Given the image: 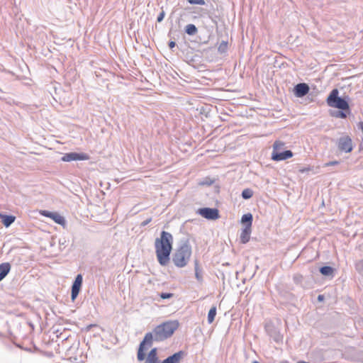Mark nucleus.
Segmentation results:
<instances>
[{
	"mask_svg": "<svg viewBox=\"0 0 363 363\" xmlns=\"http://www.w3.org/2000/svg\"><path fill=\"white\" fill-rule=\"evenodd\" d=\"M173 236L167 231H162L160 237L155 240V248L158 262L162 266H167L170 260L172 250Z\"/></svg>",
	"mask_w": 363,
	"mask_h": 363,
	"instance_id": "1",
	"label": "nucleus"
},
{
	"mask_svg": "<svg viewBox=\"0 0 363 363\" xmlns=\"http://www.w3.org/2000/svg\"><path fill=\"white\" fill-rule=\"evenodd\" d=\"M192 254L191 246L188 239L180 240L179 245L172 256V262L177 267H184Z\"/></svg>",
	"mask_w": 363,
	"mask_h": 363,
	"instance_id": "2",
	"label": "nucleus"
},
{
	"mask_svg": "<svg viewBox=\"0 0 363 363\" xmlns=\"http://www.w3.org/2000/svg\"><path fill=\"white\" fill-rule=\"evenodd\" d=\"M177 321H168L156 326L153 330L154 339L156 342L163 341L171 337L178 328Z\"/></svg>",
	"mask_w": 363,
	"mask_h": 363,
	"instance_id": "3",
	"label": "nucleus"
},
{
	"mask_svg": "<svg viewBox=\"0 0 363 363\" xmlns=\"http://www.w3.org/2000/svg\"><path fill=\"white\" fill-rule=\"evenodd\" d=\"M349 96H339V91L337 89H333L326 99L327 104L333 108L340 110H349Z\"/></svg>",
	"mask_w": 363,
	"mask_h": 363,
	"instance_id": "4",
	"label": "nucleus"
},
{
	"mask_svg": "<svg viewBox=\"0 0 363 363\" xmlns=\"http://www.w3.org/2000/svg\"><path fill=\"white\" fill-rule=\"evenodd\" d=\"M184 356V352L179 351L163 361H160L157 355V349L155 347L147 354L145 363H179Z\"/></svg>",
	"mask_w": 363,
	"mask_h": 363,
	"instance_id": "5",
	"label": "nucleus"
},
{
	"mask_svg": "<svg viewBox=\"0 0 363 363\" xmlns=\"http://www.w3.org/2000/svg\"><path fill=\"white\" fill-rule=\"evenodd\" d=\"M285 143L280 140H276L273 145L272 159L274 161H282L293 157L291 150H284Z\"/></svg>",
	"mask_w": 363,
	"mask_h": 363,
	"instance_id": "6",
	"label": "nucleus"
},
{
	"mask_svg": "<svg viewBox=\"0 0 363 363\" xmlns=\"http://www.w3.org/2000/svg\"><path fill=\"white\" fill-rule=\"evenodd\" d=\"M153 340H155L153 332L147 333L145 334V335L143 338V340L140 343L139 348L138 350L137 358H138V361H140V362L144 361V360L145 361L146 355L144 352L145 350V345H147V346L150 347L152 345Z\"/></svg>",
	"mask_w": 363,
	"mask_h": 363,
	"instance_id": "7",
	"label": "nucleus"
},
{
	"mask_svg": "<svg viewBox=\"0 0 363 363\" xmlns=\"http://www.w3.org/2000/svg\"><path fill=\"white\" fill-rule=\"evenodd\" d=\"M339 150L345 152H350L352 150V140L348 135L340 137L337 140Z\"/></svg>",
	"mask_w": 363,
	"mask_h": 363,
	"instance_id": "8",
	"label": "nucleus"
},
{
	"mask_svg": "<svg viewBox=\"0 0 363 363\" xmlns=\"http://www.w3.org/2000/svg\"><path fill=\"white\" fill-rule=\"evenodd\" d=\"M197 213L202 217L208 220H216L219 218V211L217 208H201Z\"/></svg>",
	"mask_w": 363,
	"mask_h": 363,
	"instance_id": "9",
	"label": "nucleus"
},
{
	"mask_svg": "<svg viewBox=\"0 0 363 363\" xmlns=\"http://www.w3.org/2000/svg\"><path fill=\"white\" fill-rule=\"evenodd\" d=\"M82 275L81 274H77L72 284L71 289V298L72 301H74L77 296L79 295V293L82 288Z\"/></svg>",
	"mask_w": 363,
	"mask_h": 363,
	"instance_id": "10",
	"label": "nucleus"
},
{
	"mask_svg": "<svg viewBox=\"0 0 363 363\" xmlns=\"http://www.w3.org/2000/svg\"><path fill=\"white\" fill-rule=\"evenodd\" d=\"M89 159V156L85 153H77L74 152L66 153L62 157V160L64 162H71L77 160H86Z\"/></svg>",
	"mask_w": 363,
	"mask_h": 363,
	"instance_id": "11",
	"label": "nucleus"
},
{
	"mask_svg": "<svg viewBox=\"0 0 363 363\" xmlns=\"http://www.w3.org/2000/svg\"><path fill=\"white\" fill-rule=\"evenodd\" d=\"M309 86L306 83H299L294 88V94L296 97L301 98L309 92Z\"/></svg>",
	"mask_w": 363,
	"mask_h": 363,
	"instance_id": "12",
	"label": "nucleus"
},
{
	"mask_svg": "<svg viewBox=\"0 0 363 363\" xmlns=\"http://www.w3.org/2000/svg\"><path fill=\"white\" fill-rule=\"evenodd\" d=\"M40 214L45 217L52 218L57 224L64 225L65 223V218L57 213H53L48 211H42L40 212Z\"/></svg>",
	"mask_w": 363,
	"mask_h": 363,
	"instance_id": "13",
	"label": "nucleus"
},
{
	"mask_svg": "<svg viewBox=\"0 0 363 363\" xmlns=\"http://www.w3.org/2000/svg\"><path fill=\"white\" fill-rule=\"evenodd\" d=\"M251 234V228L249 226H245L240 234V242L243 244L247 243L250 240Z\"/></svg>",
	"mask_w": 363,
	"mask_h": 363,
	"instance_id": "14",
	"label": "nucleus"
},
{
	"mask_svg": "<svg viewBox=\"0 0 363 363\" xmlns=\"http://www.w3.org/2000/svg\"><path fill=\"white\" fill-rule=\"evenodd\" d=\"M11 270V264L4 262L0 264V281L3 280Z\"/></svg>",
	"mask_w": 363,
	"mask_h": 363,
	"instance_id": "15",
	"label": "nucleus"
},
{
	"mask_svg": "<svg viewBox=\"0 0 363 363\" xmlns=\"http://www.w3.org/2000/svg\"><path fill=\"white\" fill-rule=\"evenodd\" d=\"M350 108L349 110H338V111H333L330 113V115L335 118H346L347 117V115L350 114Z\"/></svg>",
	"mask_w": 363,
	"mask_h": 363,
	"instance_id": "16",
	"label": "nucleus"
},
{
	"mask_svg": "<svg viewBox=\"0 0 363 363\" xmlns=\"http://www.w3.org/2000/svg\"><path fill=\"white\" fill-rule=\"evenodd\" d=\"M194 270L196 279L198 280V281L202 282V269L199 267V261L197 259L194 260Z\"/></svg>",
	"mask_w": 363,
	"mask_h": 363,
	"instance_id": "17",
	"label": "nucleus"
},
{
	"mask_svg": "<svg viewBox=\"0 0 363 363\" xmlns=\"http://www.w3.org/2000/svg\"><path fill=\"white\" fill-rule=\"evenodd\" d=\"M252 220V215L251 213H246L242 216L241 222L245 226H249V228H251Z\"/></svg>",
	"mask_w": 363,
	"mask_h": 363,
	"instance_id": "18",
	"label": "nucleus"
},
{
	"mask_svg": "<svg viewBox=\"0 0 363 363\" xmlns=\"http://www.w3.org/2000/svg\"><path fill=\"white\" fill-rule=\"evenodd\" d=\"M0 217L2 218V223L6 227L10 226L15 220V217L13 216L0 214Z\"/></svg>",
	"mask_w": 363,
	"mask_h": 363,
	"instance_id": "19",
	"label": "nucleus"
},
{
	"mask_svg": "<svg viewBox=\"0 0 363 363\" xmlns=\"http://www.w3.org/2000/svg\"><path fill=\"white\" fill-rule=\"evenodd\" d=\"M334 269L330 266H323L320 268V272L324 276H332Z\"/></svg>",
	"mask_w": 363,
	"mask_h": 363,
	"instance_id": "20",
	"label": "nucleus"
},
{
	"mask_svg": "<svg viewBox=\"0 0 363 363\" xmlns=\"http://www.w3.org/2000/svg\"><path fill=\"white\" fill-rule=\"evenodd\" d=\"M185 32L189 35H194L197 33L198 29L194 24H188L185 27Z\"/></svg>",
	"mask_w": 363,
	"mask_h": 363,
	"instance_id": "21",
	"label": "nucleus"
},
{
	"mask_svg": "<svg viewBox=\"0 0 363 363\" xmlns=\"http://www.w3.org/2000/svg\"><path fill=\"white\" fill-rule=\"evenodd\" d=\"M216 315V307L213 306L208 311V323H212L215 319Z\"/></svg>",
	"mask_w": 363,
	"mask_h": 363,
	"instance_id": "22",
	"label": "nucleus"
},
{
	"mask_svg": "<svg viewBox=\"0 0 363 363\" xmlns=\"http://www.w3.org/2000/svg\"><path fill=\"white\" fill-rule=\"evenodd\" d=\"M241 195L244 199H249L253 196V191L250 189H245L242 191Z\"/></svg>",
	"mask_w": 363,
	"mask_h": 363,
	"instance_id": "23",
	"label": "nucleus"
},
{
	"mask_svg": "<svg viewBox=\"0 0 363 363\" xmlns=\"http://www.w3.org/2000/svg\"><path fill=\"white\" fill-rule=\"evenodd\" d=\"M192 11V13L199 14V15H203L208 13V11L206 9L204 8H200V7H194Z\"/></svg>",
	"mask_w": 363,
	"mask_h": 363,
	"instance_id": "24",
	"label": "nucleus"
},
{
	"mask_svg": "<svg viewBox=\"0 0 363 363\" xmlns=\"http://www.w3.org/2000/svg\"><path fill=\"white\" fill-rule=\"evenodd\" d=\"M228 49V42L223 40L218 48V50L220 53H224L226 52Z\"/></svg>",
	"mask_w": 363,
	"mask_h": 363,
	"instance_id": "25",
	"label": "nucleus"
},
{
	"mask_svg": "<svg viewBox=\"0 0 363 363\" xmlns=\"http://www.w3.org/2000/svg\"><path fill=\"white\" fill-rule=\"evenodd\" d=\"M355 269L359 274H363V259L356 262Z\"/></svg>",
	"mask_w": 363,
	"mask_h": 363,
	"instance_id": "26",
	"label": "nucleus"
},
{
	"mask_svg": "<svg viewBox=\"0 0 363 363\" xmlns=\"http://www.w3.org/2000/svg\"><path fill=\"white\" fill-rule=\"evenodd\" d=\"M164 16H165V11L164 10V7L161 6V11L157 16V21L158 23L162 22L163 21Z\"/></svg>",
	"mask_w": 363,
	"mask_h": 363,
	"instance_id": "27",
	"label": "nucleus"
},
{
	"mask_svg": "<svg viewBox=\"0 0 363 363\" xmlns=\"http://www.w3.org/2000/svg\"><path fill=\"white\" fill-rule=\"evenodd\" d=\"M161 298L162 299H168L171 298L174 296V294L172 293H161L159 294Z\"/></svg>",
	"mask_w": 363,
	"mask_h": 363,
	"instance_id": "28",
	"label": "nucleus"
},
{
	"mask_svg": "<svg viewBox=\"0 0 363 363\" xmlns=\"http://www.w3.org/2000/svg\"><path fill=\"white\" fill-rule=\"evenodd\" d=\"M293 279L295 283L299 284L303 281V276L301 274H296L294 275Z\"/></svg>",
	"mask_w": 363,
	"mask_h": 363,
	"instance_id": "29",
	"label": "nucleus"
},
{
	"mask_svg": "<svg viewBox=\"0 0 363 363\" xmlns=\"http://www.w3.org/2000/svg\"><path fill=\"white\" fill-rule=\"evenodd\" d=\"M339 164V162L338 161H331V162H327L324 164L325 167H328V166H333V165H336V164Z\"/></svg>",
	"mask_w": 363,
	"mask_h": 363,
	"instance_id": "30",
	"label": "nucleus"
},
{
	"mask_svg": "<svg viewBox=\"0 0 363 363\" xmlns=\"http://www.w3.org/2000/svg\"><path fill=\"white\" fill-rule=\"evenodd\" d=\"M152 220V218H149L147 219H146L145 220H144L143 222H142L141 223V226H145L147 225V224H149Z\"/></svg>",
	"mask_w": 363,
	"mask_h": 363,
	"instance_id": "31",
	"label": "nucleus"
},
{
	"mask_svg": "<svg viewBox=\"0 0 363 363\" xmlns=\"http://www.w3.org/2000/svg\"><path fill=\"white\" fill-rule=\"evenodd\" d=\"M168 45L170 49H172L175 47L176 43L174 41H169Z\"/></svg>",
	"mask_w": 363,
	"mask_h": 363,
	"instance_id": "32",
	"label": "nucleus"
},
{
	"mask_svg": "<svg viewBox=\"0 0 363 363\" xmlns=\"http://www.w3.org/2000/svg\"><path fill=\"white\" fill-rule=\"evenodd\" d=\"M191 4H199V5H205L206 1H189Z\"/></svg>",
	"mask_w": 363,
	"mask_h": 363,
	"instance_id": "33",
	"label": "nucleus"
},
{
	"mask_svg": "<svg viewBox=\"0 0 363 363\" xmlns=\"http://www.w3.org/2000/svg\"><path fill=\"white\" fill-rule=\"evenodd\" d=\"M323 298H324V297H323V295H319V296H318V301H322V300H323Z\"/></svg>",
	"mask_w": 363,
	"mask_h": 363,
	"instance_id": "34",
	"label": "nucleus"
},
{
	"mask_svg": "<svg viewBox=\"0 0 363 363\" xmlns=\"http://www.w3.org/2000/svg\"><path fill=\"white\" fill-rule=\"evenodd\" d=\"M297 363H310V362H304V361H300V362H298Z\"/></svg>",
	"mask_w": 363,
	"mask_h": 363,
	"instance_id": "35",
	"label": "nucleus"
},
{
	"mask_svg": "<svg viewBox=\"0 0 363 363\" xmlns=\"http://www.w3.org/2000/svg\"><path fill=\"white\" fill-rule=\"evenodd\" d=\"M252 363H259V362H257V361H255V362H253Z\"/></svg>",
	"mask_w": 363,
	"mask_h": 363,
	"instance_id": "36",
	"label": "nucleus"
}]
</instances>
